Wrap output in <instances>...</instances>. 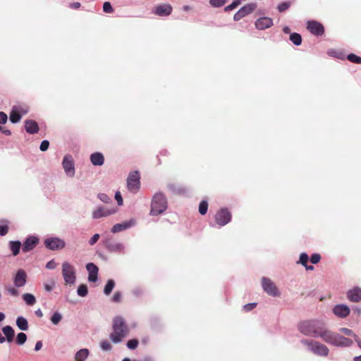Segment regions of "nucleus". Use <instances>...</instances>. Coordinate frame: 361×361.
Segmentation results:
<instances>
[{"label": "nucleus", "mask_w": 361, "mask_h": 361, "mask_svg": "<svg viewBox=\"0 0 361 361\" xmlns=\"http://www.w3.org/2000/svg\"><path fill=\"white\" fill-rule=\"evenodd\" d=\"M90 352L89 350L87 348H82L78 350L75 355V361H85V360L89 356Z\"/></svg>", "instance_id": "b1692460"}, {"label": "nucleus", "mask_w": 361, "mask_h": 361, "mask_svg": "<svg viewBox=\"0 0 361 361\" xmlns=\"http://www.w3.org/2000/svg\"><path fill=\"white\" fill-rule=\"evenodd\" d=\"M324 34V27L322 24L317 22V36H322Z\"/></svg>", "instance_id": "864d4df0"}, {"label": "nucleus", "mask_w": 361, "mask_h": 361, "mask_svg": "<svg viewBox=\"0 0 361 361\" xmlns=\"http://www.w3.org/2000/svg\"><path fill=\"white\" fill-rule=\"evenodd\" d=\"M16 325L22 331H27L28 329V322L23 317H18L17 318Z\"/></svg>", "instance_id": "bb28decb"}, {"label": "nucleus", "mask_w": 361, "mask_h": 361, "mask_svg": "<svg viewBox=\"0 0 361 361\" xmlns=\"http://www.w3.org/2000/svg\"><path fill=\"white\" fill-rule=\"evenodd\" d=\"M299 331L304 335L312 336L316 333V324L314 320H305L298 324Z\"/></svg>", "instance_id": "423d86ee"}, {"label": "nucleus", "mask_w": 361, "mask_h": 361, "mask_svg": "<svg viewBox=\"0 0 361 361\" xmlns=\"http://www.w3.org/2000/svg\"><path fill=\"white\" fill-rule=\"evenodd\" d=\"M25 128L27 133L30 134L37 133L39 130L37 123L33 120H26L25 121Z\"/></svg>", "instance_id": "412c9836"}, {"label": "nucleus", "mask_w": 361, "mask_h": 361, "mask_svg": "<svg viewBox=\"0 0 361 361\" xmlns=\"http://www.w3.org/2000/svg\"><path fill=\"white\" fill-rule=\"evenodd\" d=\"M106 247L111 252H122L124 250V245L121 243H109Z\"/></svg>", "instance_id": "393cba45"}, {"label": "nucleus", "mask_w": 361, "mask_h": 361, "mask_svg": "<svg viewBox=\"0 0 361 361\" xmlns=\"http://www.w3.org/2000/svg\"><path fill=\"white\" fill-rule=\"evenodd\" d=\"M208 209V203L205 200H202L199 205V212L204 215L207 213Z\"/></svg>", "instance_id": "4c0bfd02"}, {"label": "nucleus", "mask_w": 361, "mask_h": 361, "mask_svg": "<svg viewBox=\"0 0 361 361\" xmlns=\"http://www.w3.org/2000/svg\"><path fill=\"white\" fill-rule=\"evenodd\" d=\"M302 343L306 347L307 350L312 351L313 353H316V348L313 341L306 339L302 340Z\"/></svg>", "instance_id": "473e14b6"}, {"label": "nucleus", "mask_w": 361, "mask_h": 361, "mask_svg": "<svg viewBox=\"0 0 361 361\" xmlns=\"http://www.w3.org/2000/svg\"><path fill=\"white\" fill-rule=\"evenodd\" d=\"M329 353L328 348L324 345H319L317 344V355L322 356H326Z\"/></svg>", "instance_id": "72a5a7b5"}, {"label": "nucleus", "mask_w": 361, "mask_h": 361, "mask_svg": "<svg viewBox=\"0 0 361 361\" xmlns=\"http://www.w3.org/2000/svg\"><path fill=\"white\" fill-rule=\"evenodd\" d=\"M70 6L73 8H78L80 6V4L78 2H74L73 4H71Z\"/></svg>", "instance_id": "69168bd1"}, {"label": "nucleus", "mask_w": 361, "mask_h": 361, "mask_svg": "<svg viewBox=\"0 0 361 361\" xmlns=\"http://www.w3.org/2000/svg\"><path fill=\"white\" fill-rule=\"evenodd\" d=\"M115 286V283L114 281V280L112 279H109L108 280L105 287H104V293L105 295H109L112 290L114 289Z\"/></svg>", "instance_id": "2f4dec72"}, {"label": "nucleus", "mask_w": 361, "mask_h": 361, "mask_svg": "<svg viewBox=\"0 0 361 361\" xmlns=\"http://www.w3.org/2000/svg\"><path fill=\"white\" fill-rule=\"evenodd\" d=\"M26 340H27V336L25 334L21 332L17 335V337H16L17 344L23 345L25 343Z\"/></svg>", "instance_id": "58836bf2"}, {"label": "nucleus", "mask_w": 361, "mask_h": 361, "mask_svg": "<svg viewBox=\"0 0 361 361\" xmlns=\"http://www.w3.org/2000/svg\"><path fill=\"white\" fill-rule=\"evenodd\" d=\"M27 274L23 269H19L14 278L13 283L16 288H20L25 285L27 281Z\"/></svg>", "instance_id": "ddd939ff"}, {"label": "nucleus", "mask_w": 361, "mask_h": 361, "mask_svg": "<svg viewBox=\"0 0 361 361\" xmlns=\"http://www.w3.org/2000/svg\"><path fill=\"white\" fill-rule=\"evenodd\" d=\"M334 54V56H335L338 58H340V59L344 58V56L341 52H337V51H331V54Z\"/></svg>", "instance_id": "e2e57ef3"}, {"label": "nucleus", "mask_w": 361, "mask_h": 361, "mask_svg": "<svg viewBox=\"0 0 361 361\" xmlns=\"http://www.w3.org/2000/svg\"><path fill=\"white\" fill-rule=\"evenodd\" d=\"M6 290L10 295L13 296H18L19 294L18 290L14 287H7Z\"/></svg>", "instance_id": "de8ad7c7"}, {"label": "nucleus", "mask_w": 361, "mask_h": 361, "mask_svg": "<svg viewBox=\"0 0 361 361\" xmlns=\"http://www.w3.org/2000/svg\"><path fill=\"white\" fill-rule=\"evenodd\" d=\"M290 6V3L288 2H283L278 6V10L279 12H283L286 10H287Z\"/></svg>", "instance_id": "49530a36"}, {"label": "nucleus", "mask_w": 361, "mask_h": 361, "mask_svg": "<svg viewBox=\"0 0 361 361\" xmlns=\"http://www.w3.org/2000/svg\"><path fill=\"white\" fill-rule=\"evenodd\" d=\"M42 341H37L35 344V350L38 351L42 348Z\"/></svg>", "instance_id": "0e129e2a"}, {"label": "nucleus", "mask_w": 361, "mask_h": 361, "mask_svg": "<svg viewBox=\"0 0 361 361\" xmlns=\"http://www.w3.org/2000/svg\"><path fill=\"white\" fill-rule=\"evenodd\" d=\"M61 319L62 315L58 312H54L51 317V322L54 325H57L61 321Z\"/></svg>", "instance_id": "f704fd0d"}, {"label": "nucleus", "mask_w": 361, "mask_h": 361, "mask_svg": "<svg viewBox=\"0 0 361 361\" xmlns=\"http://www.w3.org/2000/svg\"><path fill=\"white\" fill-rule=\"evenodd\" d=\"M20 106H13L10 114V121L13 123H18L20 121L22 115L20 114Z\"/></svg>", "instance_id": "4be33fe9"}, {"label": "nucleus", "mask_w": 361, "mask_h": 361, "mask_svg": "<svg viewBox=\"0 0 361 361\" xmlns=\"http://www.w3.org/2000/svg\"><path fill=\"white\" fill-rule=\"evenodd\" d=\"M39 243V239L33 235L26 238L23 245V252H27L34 249Z\"/></svg>", "instance_id": "4468645a"}, {"label": "nucleus", "mask_w": 361, "mask_h": 361, "mask_svg": "<svg viewBox=\"0 0 361 361\" xmlns=\"http://www.w3.org/2000/svg\"><path fill=\"white\" fill-rule=\"evenodd\" d=\"M90 161L94 166H102L104 164V159L99 152H95L90 156Z\"/></svg>", "instance_id": "5701e85b"}, {"label": "nucleus", "mask_w": 361, "mask_h": 361, "mask_svg": "<svg viewBox=\"0 0 361 361\" xmlns=\"http://www.w3.org/2000/svg\"><path fill=\"white\" fill-rule=\"evenodd\" d=\"M138 341L136 339H132L128 341L127 346L129 349H135L137 348Z\"/></svg>", "instance_id": "c03bdc74"}, {"label": "nucleus", "mask_w": 361, "mask_h": 361, "mask_svg": "<svg viewBox=\"0 0 361 361\" xmlns=\"http://www.w3.org/2000/svg\"><path fill=\"white\" fill-rule=\"evenodd\" d=\"M62 166L67 176L73 177L75 176L74 161L71 155L67 154L63 157Z\"/></svg>", "instance_id": "6e6552de"}, {"label": "nucleus", "mask_w": 361, "mask_h": 361, "mask_svg": "<svg viewBox=\"0 0 361 361\" xmlns=\"http://www.w3.org/2000/svg\"><path fill=\"white\" fill-rule=\"evenodd\" d=\"M49 146V141L44 140H43L41 142L40 146H39V149H40L41 151L44 152V151H46L48 149Z\"/></svg>", "instance_id": "3c124183"}, {"label": "nucleus", "mask_w": 361, "mask_h": 361, "mask_svg": "<svg viewBox=\"0 0 361 361\" xmlns=\"http://www.w3.org/2000/svg\"><path fill=\"white\" fill-rule=\"evenodd\" d=\"M87 270L89 273L88 280L90 282H95L97 280L98 268L93 263H88L86 265Z\"/></svg>", "instance_id": "aec40b11"}, {"label": "nucleus", "mask_w": 361, "mask_h": 361, "mask_svg": "<svg viewBox=\"0 0 361 361\" xmlns=\"http://www.w3.org/2000/svg\"><path fill=\"white\" fill-rule=\"evenodd\" d=\"M127 187L129 191L135 193L140 189V176L137 171L130 173L127 179Z\"/></svg>", "instance_id": "0eeeda50"}, {"label": "nucleus", "mask_w": 361, "mask_h": 361, "mask_svg": "<svg viewBox=\"0 0 361 361\" xmlns=\"http://www.w3.org/2000/svg\"><path fill=\"white\" fill-rule=\"evenodd\" d=\"M226 0H210V4L214 7H220L226 3Z\"/></svg>", "instance_id": "ea45409f"}, {"label": "nucleus", "mask_w": 361, "mask_h": 361, "mask_svg": "<svg viewBox=\"0 0 361 361\" xmlns=\"http://www.w3.org/2000/svg\"><path fill=\"white\" fill-rule=\"evenodd\" d=\"M262 286L264 292L273 297L280 296V292L275 283L269 279L263 277L262 279Z\"/></svg>", "instance_id": "39448f33"}, {"label": "nucleus", "mask_w": 361, "mask_h": 361, "mask_svg": "<svg viewBox=\"0 0 361 361\" xmlns=\"http://www.w3.org/2000/svg\"><path fill=\"white\" fill-rule=\"evenodd\" d=\"M289 39L292 42L293 44L296 46H299L302 43V37L300 35L296 32L290 34Z\"/></svg>", "instance_id": "7c9ffc66"}, {"label": "nucleus", "mask_w": 361, "mask_h": 361, "mask_svg": "<svg viewBox=\"0 0 361 361\" xmlns=\"http://www.w3.org/2000/svg\"><path fill=\"white\" fill-rule=\"evenodd\" d=\"M7 119H8L7 115L5 113L1 111L0 112V123H1V124L6 123L7 121Z\"/></svg>", "instance_id": "13d9d810"}, {"label": "nucleus", "mask_w": 361, "mask_h": 361, "mask_svg": "<svg viewBox=\"0 0 361 361\" xmlns=\"http://www.w3.org/2000/svg\"><path fill=\"white\" fill-rule=\"evenodd\" d=\"M255 306H256V303H249V304L245 305L243 306V309L245 311H250V310H252Z\"/></svg>", "instance_id": "052dcab7"}, {"label": "nucleus", "mask_w": 361, "mask_h": 361, "mask_svg": "<svg viewBox=\"0 0 361 361\" xmlns=\"http://www.w3.org/2000/svg\"><path fill=\"white\" fill-rule=\"evenodd\" d=\"M341 331L344 334H345V335H347V336H353V335L354 336H355V334H353V331H352L350 329H347V328H342V329H341Z\"/></svg>", "instance_id": "680f3d73"}, {"label": "nucleus", "mask_w": 361, "mask_h": 361, "mask_svg": "<svg viewBox=\"0 0 361 361\" xmlns=\"http://www.w3.org/2000/svg\"><path fill=\"white\" fill-rule=\"evenodd\" d=\"M10 249L12 251V253L14 256H16L19 252L21 247V243L18 240L17 241H11L9 243Z\"/></svg>", "instance_id": "cd10ccee"}, {"label": "nucleus", "mask_w": 361, "mask_h": 361, "mask_svg": "<svg viewBox=\"0 0 361 361\" xmlns=\"http://www.w3.org/2000/svg\"><path fill=\"white\" fill-rule=\"evenodd\" d=\"M135 224V221L133 219H130L128 221H125L121 224H116L112 227L111 232L116 233L118 232L125 231L134 226Z\"/></svg>", "instance_id": "a211bd4d"}, {"label": "nucleus", "mask_w": 361, "mask_h": 361, "mask_svg": "<svg viewBox=\"0 0 361 361\" xmlns=\"http://www.w3.org/2000/svg\"><path fill=\"white\" fill-rule=\"evenodd\" d=\"M348 299L353 302H359L361 301V288L355 287L347 293Z\"/></svg>", "instance_id": "6ab92c4d"}, {"label": "nucleus", "mask_w": 361, "mask_h": 361, "mask_svg": "<svg viewBox=\"0 0 361 361\" xmlns=\"http://www.w3.org/2000/svg\"><path fill=\"white\" fill-rule=\"evenodd\" d=\"M46 247L51 250H58L63 249L66 243L63 240L57 237L48 238L44 240Z\"/></svg>", "instance_id": "1a4fd4ad"}, {"label": "nucleus", "mask_w": 361, "mask_h": 361, "mask_svg": "<svg viewBox=\"0 0 361 361\" xmlns=\"http://www.w3.org/2000/svg\"><path fill=\"white\" fill-rule=\"evenodd\" d=\"M116 208H107L104 207H98L92 212V217L94 219H99L102 217H106L116 212Z\"/></svg>", "instance_id": "9b49d317"}, {"label": "nucleus", "mask_w": 361, "mask_h": 361, "mask_svg": "<svg viewBox=\"0 0 361 361\" xmlns=\"http://www.w3.org/2000/svg\"><path fill=\"white\" fill-rule=\"evenodd\" d=\"M308 259H309L308 255L306 253H302L300 255V259L298 262V263H300L304 267H305L307 270H311L312 271V270L314 269V267L312 265H310V266L307 265Z\"/></svg>", "instance_id": "c85d7f7f"}, {"label": "nucleus", "mask_w": 361, "mask_h": 361, "mask_svg": "<svg viewBox=\"0 0 361 361\" xmlns=\"http://www.w3.org/2000/svg\"><path fill=\"white\" fill-rule=\"evenodd\" d=\"M55 286V282L54 281H51L49 283H45L44 284V287L46 291L50 292L51 291Z\"/></svg>", "instance_id": "a18cd8bd"}, {"label": "nucleus", "mask_w": 361, "mask_h": 361, "mask_svg": "<svg viewBox=\"0 0 361 361\" xmlns=\"http://www.w3.org/2000/svg\"><path fill=\"white\" fill-rule=\"evenodd\" d=\"M172 11V7L169 4H161L154 8V13L160 16H165L171 14Z\"/></svg>", "instance_id": "dca6fc26"}, {"label": "nucleus", "mask_w": 361, "mask_h": 361, "mask_svg": "<svg viewBox=\"0 0 361 361\" xmlns=\"http://www.w3.org/2000/svg\"><path fill=\"white\" fill-rule=\"evenodd\" d=\"M333 312L337 317L345 318L350 314V310L346 305H337L333 309Z\"/></svg>", "instance_id": "2eb2a0df"}, {"label": "nucleus", "mask_w": 361, "mask_h": 361, "mask_svg": "<svg viewBox=\"0 0 361 361\" xmlns=\"http://www.w3.org/2000/svg\"><path fill=\"white\" fill-rule=\"evenodd\" d=\"M62 276L66 284H74L76 281V273L74 267L68 262L62 264Z\"/></svg>", "instance_id": "20e7f679"}, {"label": "nucleus", "mask_w": 361, "mask_h": 361, "mask_svg": "<svg viewBox=\"0 0 361 361\" xmlns=\"http://www.w3.org/2000/svg\"><path fill=\"white\" fill-rule=\"evenodd\" d=\"M257 7V5L254 3L248 4L243 6L233 16V19L235 21L240 20L245 16L251 13Z\"/></svg>", "instance_id": "f8f14e48"}, {"label": "nucleus", "mask_w": 361, "mask_h": 361, "mask_svg": "<svg viewBox=\"0 0 361 361\" xmlns=\"http://www.w3.org/2000/svg\"><path fill=\"white\" fill-rule=\"evenodd\" d=\"M77 293L80 297H85L87 294V287L86 285L81 284L78 286Z\"/></svg>", "instance_id": "c9c22d12"}, {"label": "nucleus", "mask_w": 361, "mask_h": 361, "mask_svg": "<svg viewBox=\"0 0 361 361\" xmlns=\"http://www.w3.org/2000/svg\"><path fill=\"white\" fill-rule=\"evenodd\" d=\"M347 59L352 63L360 64L361 63V57L355 55V54H350L348 55Z\"/></svg>", "instance_id": "e433bc0d"}, {"label": "nucleus", "mask_w": 361, "mask_h": 361, "mask_svg": "<svg viewBox=\"0 0 361 361\" xmlns=\"http://www.w3.org/2000/svg\"><path fill=\"white\" fill-rule=\"evenodd\" d=\"M167 208V202L161 193L156 194L152 201L150 214L157 216L163 213Z\"/></svg>", "instance_id": "7ed1b4c3"}, {"label": "nucleus", "mask_w": 361, "mask_h": 361, "mask_svg": "<svg viewBox=\"0 0 361 361\" xmlns=\"http://www.w3.org/2000/svg\"><path fill=\"white\" fill-rule=\"evenodd\" d=\"M273 25V20L268 17H262L255 22V27L258 30H265L270 27Z\"/></svg>", "instance_id": "f3484780"}, {"label": "nucleus", "mask_w": 361, "mask_h": 361, "mask_svg": "<svg viewBox=\"0 0 361 361\" xmlns=\"http://www.w3.org/2000/svg\"><path fill=\"white\" fill-rule=\"evenodd\" d=\"M23 299L27 305H33L36 302V298L31 293H24Z\"/></svg>", "instance_id": "c756f323"}, {"label": "nucleus", "mask_w": 361, "mask_h": 361, "mask_svg": "<svg viewBox=\"0 0 361 361\" xmlns=\"http://www.w3.org/2000/svg\"><path fill=\"white\" fill-rule=\"evenodd\" d=\"M100 345L103 350H109L111 348V344L108 341H103Z\"/></svg>", "instance_id": "09e8293b"}, {"label": "nucleus", "mask_w": 361, "mask_h": 361, "mask_svg": "<svg viewBox=\"0 0 361 361\" xmlns=\"http://www.w3.org/2000/svg\"><path fill=\"white\" fill-rule=\"evenodd\" d=\"M8 231V228L6 225H0V235H5Z\"/></svg>", "instance_id": "4d7b16f0"}, {"label": "nucleus", "mask_w": 361, "mask_h": 361, "mask_svg": "<svg viewBox=\"0 0 361 361\" xmlns=\"http://www.w3.org/2000/svg\"><path fill=\"white\" fill-rule=\"evenodd\" d=\"M241 3V0H235L231 4L227 6L225 8L226 11H231L233 8H236L238 6H239Z\"/></svg>", "instance_id": "79ce46f5"}, {"label": "nucleus", "mask_w": 361, "mask_h": 361, "mask_svg": "<svg viewBox=\"0 0 361 361\" xmlns=\"http://www.w3.org/2000/svg\"><path fill=\"white\" fill-rule=\"evenodd\" d=\"M35 314L40 318L43 317L42 311L40 309H38L35 311Z\"/></svg>", "instance_id": "774afa93"}, {"label": "nucleus", "mask_w": 361, "mask_h": 361, "mask_svg": "<svg viewBox=\"0 0 361 361\" xmlns=\"http://www.w3.org/2000/svg\"><path fill=\"white\" fill-rule=\"evenodd\" d=\"M57 264L54 259L49 261L46 264V268L48 269H54L56 267Z\"/></svg>", "instance_id": "603ef678"}, {"label": "nucleus", "mask_w": 361, "mask_h": 361, "mask_svg": "<svg viewBox=\"0 0 361 361\" xmlns=\"http://www.w3.org/2000/svg\"><path fill=\"white\" fill-rule=\"evenodd\" d=\"M103 10L105 13H111L114 11V9L111 5V4L108 1H106L103 4Z\"/></svg>", "instance_id": "a19ab883"}, {"label": "nucleus", "mask_w": 361, "mask_h": 361, "mask_svg": "<svg viewBox=\"0 0 361 361\" xmlns=\"http://www.w3.org/2000/svg\"><path fill=\"white\" fill-rule=\"evenodd\" d=\"M128 334V329L121 317H116L114 320L113 332L111 334V341L118 343Z\"/></svg>", "instance_id": "f03ea898"}, {"label": "nucleus", "mask_w": 361, "mask_h": 361, "mask_svg": "<svg viewBox=\"0 0 361 361\" xmlns=\"http://www.w3.org/2000/svg\"><path fill=\"white\" fill-rule=\"evenodd\" d=\"M98 198L103 202L108 203L111 200L107 195L104 193L98 194Z\"/></svg>", "instance_id": "8fccbe9b"}, {"label": "nucleus", "mask_w": 361, "mask_h": 361, "mask_svg": "<svg viewBox=\"0 0 361 361\" xmlns=\"http://www.w3.org/2000/svg\"><path fill=\"white\" fill-rule=\"evenodd\" d=\"M231 219V214L226 209H221L219 210L216 216L215 220L217 224L221 226H225Z\"/></svg>", "instance_id": "9d476101"}, {"label": "nucleus", "mask_w": 361, "mask_h": 361, "mask_svg": "<svg viewBox=\"0 0 361 361\" xmlns=\"http://www.w3.org/2000/svg\"><path fill=\"white\" fill-rule=\"evenodd\" d=\"M307 29L313 34L316 35V21L308 22Z\"/></svg>", "instance_id": "37998d69"}, {"label": "nucleus", "mask_w": 361, "mask_h": 361, "mask_svg": "<svg viewBox=\"0 0 361 361\" xmlns=\"http://www.w3.org/2000/svg\"><path fill=\"white\" fill-rule=\"evenodd\" d=\"M121 293L119 292H116L113 295V298H112V300L115 302H118L121 301Z\"/></svg>", "instance_id": "bf43d9fd"}, {"label": "nucleus", "mask_w": 361, "mask_h": 361, "mask_svg": "<svg viewBox=\"0 0 361 361\" xmlns=\"http://www.w3.org/2000/svg\"><path fill=\"white\" fill-rule=\"evenodd\" d=\"M317 336L322 338L325 342L334 345L349 346L353 343L349 338L326 329H317Z\"/></svg>", "instance_id": "f257e3e1"}, {"label": "nucleus", "mask_w": 361, "mask_h": 361, "mask_svg": "<svg viewBox=\"0 0 361 361\" xmlns=\"http://www.w3.org/2000/svg\"><path fill=\"white\" fill-rule=\"evenodd\" d=\"M2 331L6 337L8 342H11L14 336V331L10 326H6L2 329Z\"/></svg>", "instance_id": "a878e982"}, {"label": "nucleus", "mask_w": 361, "mask_h": 361, "mask_svg": "<svg viewBox=\"0 0 361 361\" xmlns=\"http://www.w3.org/2000/svg\"><path fill=\"white\" fill-rule=\"evenodd\" d=\"M310 262L313 264H316V254H312L310 257Z\"/></svg>", "instance_id": "338daca9"}, {"label": "nucleus", "mask_w": 361, "mask_h": 361, "mask_svg": "<svg viewBox=\"0 0 361 361\" xmlns=\"http://www.w3.org/2000/svg\"><path fill=\"white\" fill-rule=\"evenodd\" d=\"M115 199L119 206L123 204V198L120 192L117 191L115 194Z\"/></svg>", "instance_id": "5fc2aeb1"}, {"label": "nucleus", "mask_w": 361, "mask_h": 361, "mask_svg": "<svg viewBox=\"0 0 361 361\" xmlns=\"http://www.w3.org/2000/svg\"><path fill=\"white\" fill-rule=\"evenodd\" d=\"M99 239V234L98 233H96L94 234L90 240L89 241V243L91 245H94L97 241Z\"/></svg>", "instance_id": "6e6d98bb"}]
</instances>
